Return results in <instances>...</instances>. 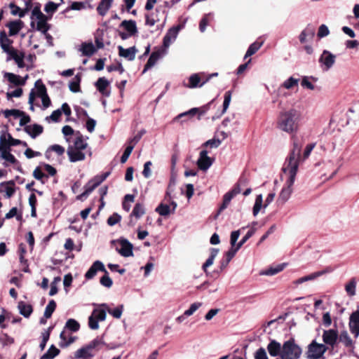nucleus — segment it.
I'll return each mask as SVG.
<instances>
[{
  "mask_svg": "<svg viewBox=\"0 0 359 359\" xmlns=\"http://www.w3.org/2000/svg\"><path fill=\"white\" fill-rule=\"evenodd\" d=\"M65 328L75 332L79 330L80 324L76 320L70 318L66 322Z\"/></svg>",
  "mask_w": 359,
  "mask_h": 359,
  "instance_id": "3c124183",
  "label": "nucleus"
},
{
  "mask_svg": "<svg viewBox=\"0 0 359 359\" xmlns=\"http://www.w3.org/2000/svg\"><path fill=\"white\" fill-rule=\"evenodd\" d=\"M160 50L154 51L149 56L146 65H144L142 74H144L148 69H151L161 57Z\"/></svg>",
  "mask_w": 359,
  "mask_h": 359,
  "instance_id": "cd10ccee",
  "label": "nucleus"
},
{
  "mask_svg": "<svg viewBox=\"0 0 359 359\" xmlns=\"http://www.w3.org/2000/svg\"><path fill=\"white\" fill-rule=\"evenodd\" d=\"M356 281L355 278L351 279V280L346 285L345 290L347 294L352 297L355 294Z\"/></svg>",
  "mask_w": 359,
  "mask_h": 359,
  "instance_id": "8fccbe9b",
  "label": "nucleus"
},
{
  "mask_svg": "<svg viewBox=\"0 0 359 359\" xmlns=\"http://www.w3.org/2000/svg\"><path fill=\"white\" fill-rule=\"evenodd\" d=\"M201 305L202 303L201 302H195L191 304L189 309L184 311V315L187 316H191Z\"/></svg>",
  "mask_w": 359,
  "mask_h": 359,
  "instance_id": "338daca9",
  "label": "nucleus"
},
{
  "mask_svg": "<svg viewBox=\"0 0 359 359\" xmlns=\"http://www.w3.org/2000/svg\"><path fill=\"white\" fill-rule=\"evenodd\" d=\"M262 196L261 194L257 195L255 198V203L253 207L252 213L254 216H256L260 211L262 206Z\"/></svg>",
  "mask_w": 359,
  "mask_h": 359,
  "instance_id": "5fc2aeb1",
  "label": "nucleus"
},
{
  "mask_svg": "<svg viewBox=\"0 0 359 359\" xmlns=\"http://www.w3.org/2000/svg\"><path fill=\"white\" fill-rule=\"evenodd\" d=\"M285 264H279L275 267H270L262 273L264 275L273 276L282 271L285 268Z\"/></svg>",
  "mask_w": 359,
  "mask_h": 359,
  "instance_id": "09e8293b",
  "label": "nucleus"
},
{
  "mask_svg": "<svg viewBox=\"0 0 359 359\" xmlns=\"http://www.w3.org/2000/svg\"><path fill=\"white\" fill-rule=\"evenodd\" d=\"M13 42V40L8 38L4 30L0 32V46L4 52L8 51V49L13 47L11 46Z\"/></svg>",
  "mask_w": 359,
  "mask_h": 359,
  "instance_id": "2f4dec72",
  "label": "nucleus"
},
{
  "mask_svg": "<svg viewBox=\"0 0 359 359\" xmlns=\"http://www.w3.org/2000/svg\"><path fill=\"white\" fill-rule=\"evenodd\" d=\"M96 48L92 43H83L81 51L83 55L90 57L96 52Z\"/></svg>",
  "mask_w": 359,
  "mask_h": 359,
  "instance_id": "e433bc0d",
  "label": "nucleus"
},
{
  "mask_svg": "<svg viewBox=\"0 0 359 359\" xmlns=\"http://www.w3.org/2000/svg\"><path fill=\"white\" fill-rule=\"evenodd\" d=\"M298 81V79L291 76L283 83V87H284L286 89H290L294 86H297Z\"/></svg>",
  "mask_w": 359,
  "mask_h": 359,
  "instance_id": "69168bd1",
  "label": "nucleus"
},
{
  "mask_svg": "<svg viewBox=\"0 0 359 359\" xmlns=\"http://www.w3.org/2000/svg\"><path fill=\"white\" fill-rule=\"evenodd\" d=\"M105 271V267L104 264L99 260H97L93 263L90 269L85 274V278L86 280L93 279L97 274V271L102 272Z\"/></svg>",
  "mask_w": 359,
  "mask_h": 359,
  "instance_id": "ddd939ff",
  "label": "nucleus"
},
{
  "mask_svg": "<svg viewBox=\"0 0 359 359\" xmlns=\"http://www.w3.org/2000/svg\"><path fill=\"white\" fill-rule=\"evenodd\" d=\"M156 212L161 216L166 217L172 212V210L169 205L161 203L156 208Z\"/></svg>",
  "mask_w": 359,
  "mask_h": 359,
  "instance_id": "79ce46f5",
  "label": "nucleus"
},
{
  "mask_svg": "<svg viewBox=\"0 0 359 359\" xmlns=\"http://www.w3.org/2000/svg\"><path fill=\"white\" fill-rule=\"evenodd\" d=\"M25 131L30 135L32 138H36L37 136L41 135L43 131L42 126L34 123L32 128L30 126L25 127Z\"/></svg>",
  "mask_w": 359,
  "mask_h": 359,
  "instance_id": "c756f323",
  "label": "nucleus"
},
{
  "mask_svg": "<svg viewBox=\"0 0 359 359\" xmlns=\"http://www.w3.org/2000/svg\"><path fill=\"white\" fill-rule=\"evenodd\" d=\"M106 318V311L104 310H94L88 318V326L92 330L99 328V320L103 321Z\"/></svg>",
  "mask_w": 359,
  "mask_h": 359,
  "instance_id": "0eeeda50",
  "label": "nucleus"
},
{
  "mask_svg": "<svg viewBox=\"0 0 359 359\" xmlns=\"http://www.w3.org/2000/svg\"><path fill=\"white\" fill-rule=\"evenodd\" d=\"M60 5V4H55L53 1H48L45 5L44 11L47 13H50L51 14L50 16L52 17V14L54 13L57 10Z\"/></svg>",
  "mask_w": 359,
  "mask_h": 359,
  "instance_id": "4d7b16f0",
  "label": "nucleus"
},
{
  "mask_svg": "<svg viewBox=\"0 0 359 359\" xmlns=\"http://www.w3.org/2000/svg\"><path fill=\"white\" fill-rule=\"evenodd\" d=\"M301 112L295 109L280 111L276 122L277 128L289 134L296 133L300 126Z\"/></svg>",
  "mask_w": 359,
  "mask_h": 359,
  "instance_id": "f257e3e1",
  "label": "nucleus"
},
{
  "mask_svg": "<svg viewBox=\"0 0 359 359\" xmlns=\"http://www.w3.org/2000/svg\"><path fill=\"white\" fill-rule=\"evenodd\" d=\"M145 211L142 204L136 203L131 214L130 217H135L137 219L140 218L143 215H144Z\"/></svg>",
  "mask_w": 359,
  "mask_h": 359,
  "instance_id": "c03bdc74",
  "label": "nucleus"
},
{
  "mask_svg": "<svg viewBox=\"0 0 359 359\" xmlns=\"http://www.w3.org/2000/svg\"><path fill=\"white\" fill-rule=\"evenodd\" d=\"M4 114L6 118H8L11 116H13L15 118H18L21 115L24 114V111L15 109H6L4 111Z\"/></svg>",
  "mask_w": 359,
  "mask_h": 359,
  "instance_id": "13d9d810",
  "label": "nucleus"
},
{
  "mask_svg": "<svg viewBox=\"0 0 359 359\" xmlns=\"http://www.w3.org/2000/svg\"><path fill=\"white\" fill-rule=\"evenodd\" d=\"M332 271V268L331 267H327L325 269L323 270V271H316V272H314V273H312L308 276H305L304 277H302L300 278H298L297 280H296L294 281V283L297 284V285H299V284H302L306 281H308V280H314L315 278L323 275V274H325L327 273H330Z\"/></svg>",
  "mask_w": 359,
  "mask_h": 359,
  "instance_id": "6ab92c4d",
  "label": "nucleus"
},
{
  "mask_svg": "<svg viewBox=\"0 0 359 359\" xmlns=\"http://www.w3.org/2000/svg\"><path fill=\"white\" fill-rule=\"evenodd\" d=\"M351 332L357 337L359 335V310L353 312L349 319Z\"/></svg>",
  "mask_w": 359,
  "mask_h": 359,
  "instance_id": "2eb2a0df",
  "label": "nucleus"
},
{
  "mask_svg": "<svg viewBox=\"0 0 359 359\" xmlns=\"http://www.w3.org/2000/svg\"><path fill=\"white\" fill-rule=\"evenodd\" d=\"M210 79V77L205 79L203 81L201 82V78L200 77L198 74H191L189 78V83L186 85V87L189 88H195L198 87L203 86L205 83H207Z\"/></svg>",
  "mask_w": 359,
  "mask_h": 359,
  "instance_id": "aec40b11",
  "label": "nucleus"
},
{
  "mask_svg": "<svg viewBox=\"0 0 359 359\" xmlns=\"http://www.w3.org/2000/svg\"><path fill=\"white\" fill-rule=\"evenodd\" d=\"M233 198V196L229 191L224 194L223 197V202L218 209L217 216L227 208Z\"/></svg>",
  "mask_w": 359,
  "mask_h": 359,
  "instance_id": "37998d69",
  "label": "nucleus"
},
{
  "mask_svg": "<svg viewBox=\"0 0 359 359\" xmlns=\"http://www.w3.org/2000/svg\"><path fill=\"white\" fill-rule=\"evenodd\" d=\"M56 306V302L53 299L50 300L48 305L46 307L44 311V317L46 318H50L52 316L53 312L55 311Z\"/></svg>",
  "mask_w": 359,
  "mask_h": 359,
  "instance_id": "49530a36",
  "label": "nucleus"
},
{
  "mask_svg": "<svg viewBox=\"0 0 359 359\" xmlns=\"http://www.w3.org/2000/svg\"><path fill=\"white\" fill-rule=\"evenodd\" d=\"M110 175V172H106L101 175H96L88 181L85 185V191L90 194L96 187L104 182Z\"/></svg>",
  "mask_w": 359,
  "mask_h": 359,
  "instance_id": "6e6552de",
  "label": "nucleus"
},
{
  "mask_svg": "<svg viewBox=\"0 0 359 359\" xmlns=\"http://www.w3.org/2000/svg\"><path fill=\"white\" fill-rule=\"evenodd\" d=\"M338 337L339 334L337 330L332 329L324 330L323 334V340L325 344L334 347L337 341Z\"/></svg>",
  "mask_w": 359,
  "mask_h": 359,
  "instance_id": "4468645a",
  "label": "nucleus"
},
{
  "mask_svg": "<svg viewBox=\"0 0 359 359\" xmlns=\"http://www.w3.org/2000/svg\"><path fill=\"white\" fill-rule=\"evenodd\" d=\"M113 0H101L97 7V11L101 16H104L110 8Z\"/></svg>",
  "mask_w": 359,
  "mask_h": 359,
  "instance_id": "72a5a7b5",
  "label": "nucleus"
},
{
  "mask_svg": "<svg viewBox=\"0 0 359 359\" xmlns=\"http://www.w3.org/2000/svg\"><path fill=\"white\" fill-rule=\"evenodd\" d=\"M133 145H128L126 149L124 150L123 154H122L121 157V163H124L127 161L130 155L131 154L133 150Z\"/></svg>",
  "mask_w": 359,
  "mask_h": 359,
  "instance_id": "e2e57ef3",
  "label": "nucleus"
},
{
  "mask_svg": "<svg viewBox=\"0 0 359 359\" xmlns=\"http://www.w3.org/2000/svg\"><path fill=\"white\" fill-rule=\"evenodd\" d=\"M36 203L37 200L34 194H32L29 197V204L31 206V215L32 217H36Z\"/></svg>",
  "mask_w": 359,
  "mask_h": 359,
  "instance_id": "603ef678",
  "label": "nucleus"
},
{
  "mask_svg": "<svg viewBox=\"0 0 359 359\" xmlns=\"http://www.w3.org/2000/svg\"><path fill=\"white\" fill-rule=\"evenodd\" d=\"M262 45H263V41H256L254 43H252V44H250V46H249V48L244 56V59L245 60L248 57H250L251 55L256 53L259 50V49L262 46Z\"/></svg>",
  "mask_w": 359,
  "mask_h": 359,
  "instance_id": "c9c22d12",
  "label": "nucleus"
},
{
  "mask_svg": "<svg viewBox=\"0 0 359 359\" xmlns=\"http://www.w3.org/2000/svg\"><path fill=\"white\" fill-rule=\"evenodd\" d=\"M97 90L104 96L109 97L110 92L107 90L109 86V82L104 78L100 77L97 79L95 84Z\"/></svg>",
  "mask_w": 359,
  "mask_h": 359,
  "instance_id": "b1692460",
  "label": "nucleus"
},
{
  "mask_svg": "<svg viewBox=\"0 0 359 359\" xmlns=\"http://www.w3.org/2000/svg\"><path fill=\"white\" fill-rule=\"evenodd\" d=\"M211 18V14H205L199 22V29L201 32H205L209 21Z\"/></svg>",
  "mask_w": 359,
  "mask_h": 359,
  "instance_id": "6e6d98bb",
  "label": "nucleus"
},
{
  "mask_svg": "<svg viewBox=\"0 0 359 359\" xmlns=\"http://www.w3.org/2000/svg\"><path fill=\"white\" fill-rule=\"evenodd\" d=\"M121 248L117 250L118 253L125 257L133 256V245L127 239L121 238L118 240Z\"/></svg>",
  "mask_w": 359,
  "mask_h": 359,
  "instance_id": "f8f14e48",
  "label": "nucleus"
},
{
  "mask_svg": "<svg viewBox=\"0 0 359 359\" xmlns=\"http://www.w3.org/2000/svg\"><path fill=\"white\" fill-rule=\"evenodd\" d=\"M218 252H219V250L217 248H211L210 249V255L202 266L203 270L205 273L207 272V268L213 264L214 259L216 257V256L217 255Z\"/></svg>",
  "mask_w": 359,
  "mask_h": 359,
  "instance_id": "58836bf2",
  "label": "nucleus"
},
{
  "mask_svg": "<svg viewBox=\"0 0 359 359\" xmlns=\"http://www.w3.org/2000/svg\"><path fill=\"white\" fill-rule=\"evenodd\" d=\"M302 348L291 338L285 341L282 346L280 359H299L302 355Z\"/></svg>",
  "mask_w": 359,
  "mask_h": 359,
  "instance_id": "20e7f679",
  "label": "nucleus"
},
{
  "mask_svg": "<svg viewBox=\"0 0 359 359\" xmlns=\"http://www.w3.org/2000/svg\"><path fill=\"white\" fill-rule=\"evenodd\" d=\"M67 153L69 161L72 163L83 161L86 158L85 153L81 151L73 149L72 147H68Z\"/></svg>",
  "mask_w": 359,
  "mask_h": 359,
  "instance_id": "5701e85b",
  "label": "nucleus"
},
{
  "mask_svg": "<svg viewBox=\"0 0 359 359\" xmlns=\"http://www.w3.org/2000/svg\"><path fill=\"white\" fill-rule=\"evenodd\" d=\"M86 8V5L84 2L81 1H74L72 2L69 6H68L63 13L69 12L71 10L80 11Z\"/></svg>",
  "mask_w": 359,
  "mask_h": 359,
  "instance_id": "864d4df0",
  "label": "nucleus"
},
{
  "mask_svg": "<svg viewBox=\"0 0 359 359\" xmlns=\"http://www.w3.org/2000/svg\"><path fill=\"white\" fill-rule=\"evenodd\" d=\"M123 305L118 306L114 309H107L108 313L115 318H120L123 312Z\"/></svg>",
  "mask_w": 359,
  "mask_h": 359,
  "instance_id": "680f3d73",
  "label": "nucleus"
},
{
  "mask_svg": "<svg viewBox=\"0 0 359 359\" xmlns=\"http://www.w3.org/2000/svg\"><path fill=\"white\" fill-rule=\"evenodd\" d=\"M55 152L57 156H60L65 154V148L59 144H53L50 146L45 152V156L48 160L51 158V152Z\"/></svg>",
  "mask_w": 359,
  "mask_h": 359,
  "instance_id": "473e14b6",
  "label": "nucleus"
},
{
  "mask_svg": "<svg viewBox=\"0 0 359 359\" xmlns=\"http://www.w3.org/2000/svg\"><path fill=\"white\" fill-rule=\"evenodd\" d=\"M18 308L19 312L25 318H29L33 312V307L31 304H27L23 301L18 302Z\"/></svg>",
  "mask_w": 359,
  "mask_h": 359,
  "instance_id": "7c9ffc66",
  "label": "nucleus"
},
{
  "mask_svg": "<svg viewBox=\"0 0 359 359\" xmlns=\"http://www.w3.org/2000/svg\"><path fill=\"white\" fill-rule=\"evenodd\" d=\"M213 161L214 160L208 156V151L203 149L200 152L197 165L200 170L205 171L212 165Z\"/></svg>",
  "mask_w": 359,
  "mask_h": 359,
  "instance_id": "9b49d317",
  "label": "nucleus"
},
{
  "mask_svg": "<svg viewBox=\"0 0 359 359\" xmlns=\"http://www.w3.org/2000/svg\"><path fill=\"white\" fill-rule=\"evenodd\" d=\"M121 220V216L116 212L113 213L108 219H107V224L109 226H114Z\"/></svg>",
  "mask_w": 359,
  "mask_h": 359,
  "instance_id": "052dcab7",
  "label": "nucleus"
},
{
  "mask_svg": "<svg viewBox=\"0 0 359 359\" xmlns=\"http://www.w3.org/2000/svg\"><path fill=\"white\" fill-rule=\"evenodd\" d=\"M0 156L1 158L8 161L12 164L18 163L15 157L11 154L10 147L6 144V135L2 134L0 136Z\"/></svg>",
  "mask_w": 359,
  "mask_h": 359,
  "instance_id": "423d86ee",
  "label": "nucleus"
},
{
  "mask_svg": "<svg viewBox=\"0 0 359 359\" xmlns=\"http://www.w3.org/2000/svg\"><path fill=\"white\" fill-rule=\"evenodd\" d=\"M23 22L20 20L11 21L7 23L6 27L9 29L8 35L10 36L17 35L23 27Z\"/></svg>",
  "mask_w": 359,
  "mask_h": 359,
  "instance_id": "a878e982",
  "label": "nucleus"
},
{
  "mask_svg": "<svg viewBox=\"0 0 359 359\" xmlns=\"http://www.w3.org/2000/svg\"><path fill=\"white\" fill-rule=\"evenodd\" d=\"M51 18V16L48 17L46 15H41V16L36 17L37 20L36 29L37 31L41 32V33H45L48 32L51 25L48 23V21Z\"/></svg>",
  "mask_w": 359,
  "mask_h": 359,
  "instance_id": "a211bd4d",
  "label": "nucleus"
},
{
  "mask_svg": "<svg viewBox=\"0 0 359 359\" xmlns=\"http://www.w3.org/2000/svg\"><path fill=\"white\" fill-rule=\"evenodd\" d=\"M15 184L13 180L0 183V193L5 192V198H10L15 193Z\"/></svg>",
  "mask_w": 359,
  "mask_h": 359,
  "instance_id": "dca6fc26",
  "label": "nucleus"
},
{
  "mask_svg": "<svg viewBox=\"0 0 359 359\" xmlns=\"http://www.w3.org/2000/svg\"><path fill=\"white\" fill-rule=\"evenodd\" d=\"M267 350L271 356H280L282 354V346L276 340H271L267 345Z\"/></svg>",
  "mask_w": 359,
  "mask_h": 359,
  "instance_id": "393cba45",
  "label": "nucleus"
},
{
  "mask_svg": "<svg viewBox=\"0 0 359 359\" xmlns=\"http://www.w3.org/2000/svg\"><path fill=\"white\" fill-rule=\"evenodd\" d=\"M102 272L104 273V275L100 278V284L106 287H111L112 286L113 282L109 277V272L106 269L105 271H103Z\"/></svg>",
  "mask_w": 359,
  "mask_h": 359,
  "instance_id": "de8ad7c7",
  "label": "nucleus"
},
{
  "mask_svg": "<svg viewBox=\"0 0 359 359\" xmlns=\"http://www.w3.org/2000/svg\"><path fill=\"white\" fill-rule=\"evenodd\" d=\"M121 27H123L129 34L130 36H134L137 33V29L136 22L135 20H123L120 25Z\"/></svg>",
  "mask_w": 359,
  "mask_h": 359,
  "instance_id": "c85d7f7f",
  "label": "nucleus"
},
{
  "mask_svg": "<svg viewBox=\"0 0 359 359\" xmlns=\"http://www.w3.org/2000/svg\"><path fill=\"white\" fill-rule=\"evenodd\" d=\"M81 77L79 74L75 76L72 81L69 82V90L73 93H78L81 91L80 83Z\"/></svg>",
  "mask_w": 359,
  "mask_h": 359,
  "instance_id": "4c0bfd02",
  "label": "nucleus"
},
{
  "mask_svg": "<svg viewBox=\"0 0 359 359\" xmlns=\"http://www.w3.org/2000/svg\"><path fill=\"white\" fill-rule=\"evenodd\" d=\"M212 101L209 102V103H208L205 105H203V106L201 107L192 108V109H191L190 110H189V111H187L186 112H184V113H182V114H179L175 118V119L181 118L182 117H186V116H194L196 114H198V118L200 119V116L203 115V114H205L209 110L210 104H212Z\"/></svg>",
  "mask_w": 359,
  "mask_h": 359,
  "instance_id": "9d476101",
  "label": "nucleus"
},
{
  "mask_svg": "<svg viewBox=\"0 0 359 359\" xmlns=\"http://www.w3.org/2000/svg\"><path fill=\"white\" fill-rule=\"evenodd\" d=\"M221 144V141L219 139H211L202 144L203 147L217 148Z\"/></svg>",
  "mask_w": 359,
  "mask_h": 359,
  "instance_id": "0e129e2a",
  "label": "nucleus"
},
{
  "mask_svg": "<svg viewBox=\"0 0 359 359\" xmlns=\"http://www.w3.org/2000/svg\"><path fill=\"white\" fill-rule=\"evenodd\" d=\"M289 178L286 182V187H284L278 198V201L281 203H285L290 197V195L292 192V187L294 182L295 177L293 178L292 181H291V175H289Z\"/></svg>",
  "mask_w": 359,
  "mask_h": 359,
  "instance_id": "1a4fd4ad",
  "label": "nucleus"
},
{
  "mask_svg": "<svg viewBox=\"0 0 359 359\" xmlns=\"http://www.w3.org/2000/svg\"><path fill=\"white\" fill-rule=\"evenodd\" d=\"M223 102V109L222 114H224L228 109L231 100V91L228 90L224 93Z\"/></svg>",
  "mask_w": 359,
  "mask_h": 359,
  "instance_id": "bf43d9fd",
  "label": "nucleus"
},
{
  "mask_svg": "<svg viewBox=\"0 0 359 359\" xmlns=\"http://www.w3.org/2000/svg\"><path fill=\"white\" fill-rule=\"evenodd\" d=\"M27 77L28 76L27 75L24 79H22L20 76L10 72H6L4 74V78L6 79L11 83H13L16 86H24Z\"/></svg>",
  "mask_w": 359,
  "mask_h": 359,
  "instance_id": "4be33fe9",
  "label": "nucleus"
},
{
  "mask_svg": "<svg viewBox=\"0 0 359 359\" xmlns=\"http://www.w3.org/2000/svg\"><path fill=\"white\" fill-rule=\"evenodd\" d=\"M60 353V351L56 348L55 345H51L47 352L44 353L40 359H53L58 355Z\"/></svg>",
  "mask_w": 359,
  "mask_h": 359,
  "instance_id": "ea45409f",
  "label": "nucleus"
},
{
  "mask_svg": "<svg viewBox=\"0 0 359 359\" xmlns=\"http://www.w3.org/2000/svg\"><path fill=\"white\" fill-rule=\"evenodd\" d=\"M77 135V137L74 141V144L69 145V147H72L73 149L83 151L87 149L88 144L84 141L83 135L79 132H78Z\"/></svg>",
  "mask_w": 359,
  "mask_h": 359,
  "instance_id": "bb28decb",
  "label": "nucleus"
},
{
  "mask_svg": "<svg viewBox=\"0 0 359 359\" xmlns=\"http://www.w3.org/2000/svg\"><path fill=\"white\" fill-rule=\"evenodd\" d=\"M292 148L290 152L289 156L286 159L287 165L283 168L284 172H288L291 175V181L296 177L299 163L301 158L302 144L299 143L296 135L292 136Z\"/></svg>",
  "mask_w": 359,
  "mask_h": 359,
  "instance_id": "f03ea898",
  "label": "nucleus"
},
{
  "mask_svg": "<svg viewBox=\"0 0 359 359\" xmlns=\"http://www.w3.org/2000/svg\"><path fill=\"white\" fill-rule=\"evenodd\" d=\"M118 55L121 57H125L130 61L135 60L136 53L137 52L135 46H132L128 48H123L121 46L118 47Z\"/></svg>",
  "mask_w": 359,
  "mask_h": 359,
  "instance_id": "412c9836",
  "label": "nucleus"
},
{
  "mask_svg": "<svg viewBox=\"0 0 359 359\" xmlns=\"http://www.w3.org/2000/svg\"><path fill=\"white\" fill-rule=\"evenodd\" d=\"M35 87L36 88V93H35L36 96L42 97L45 95H48L46 87L43 83V82L41 79H39L35 82Z\"/></svg>",
  "mask_w": 359,
  "mask_h": 359,
  "instance_id": "a19ab883",
  "label": "nucleus"
},
{
  "mask_svg": "<svg viewBox=\"0 0 359 359\" xmlns=\"http://www.w3.org/2000/svg\"><path fill=\"white\" fill-rule=\"evenodd\" d=\"M339 341L343 343L346 347L353 346V341L349 337L347 331H343L338 337Z\"/></svg>",
  "mask_w": 359,
  "mask_h": 359,
  "instance_id": "a18cd8bd",
  "label": "nucleus"
},
{
  "mask_svg": "<svg viewBox=\"0 0 359 359\" xmlns=\"http://www.w3.org/2000/svg\"><path fill=\"white\" fill-rule=\"evenodd\" d=\"M255 359H269L264 348L261 347L257 350L255 353Z\"/></svg>",
  "mask_w": 359,
  "mask_h": 359,
  "instance_id": "774afa93",
  "label": "nucleus"
},
{
  "mask_svg": "<svg viewBox=\"0 0 359 359\" xmlns=\"http://www.w3.org/2000/svg\"><path fill=\"white\" fill-rule=\"evenodd\" d=\"M335 55L325 50L321 55L319 62L325 65V70L330 69L335 62Z\"/></svg>",
  "mask_w": 359,
  "mask_h": 359,
  "instance_id": "f3484780",
  "label": "nucleus"
},
{
  "mask_svg": "<svg viewBox=\"0 0 359 359\" xmlns=\"http://www.w3.org/2000/svg\"><path fill=\"white\" fill-rule=\"evenodd\" d=\"M104 345H105V343L103 341L102 338L96 337L93 341H91L88 344L78 349L74 353V357L76 359H86L92 358L93 357L94 354L91 353V351L93 349L99 351L102 348V347Z\"/></svg>",
  "mask_w": 359,
  "mask_h": 359,
  "instance_id": "7ed1b4c3",
  "label": "nucleus"
},
{
  "mask_svg": "<svg viewBox=\"0 0 359 359\" xmlns=\"http://www.w3.org/2000/svg\"><path fill=\"white\" fill-rule=\"evenodd\" d=\"M327 347L323 344H318L315 340L308 346L306 357L308 359H320L327 351Z\"/></svg>",
  "mask_w": 359,
  "mask_h": 359,
  "instance_id": "39448f33",
  "label": "nucleus"
},
{
  "mask_svg": "<svg viewBox=\"0 0 359 359\" xmlns=\"http://www.w3.org/2000/svg\"><path fill=\"white\" fill-rule=\"evenodd\" d=\"M248 184V180L243 177H241L238 182L234 185L233 188L229 192L234 197L241 191V187L245 186Z\"/></svg>",
  "mask_w": 359,
  "mask_h": 359,
  "instance_id": "f704fd0d",
  "label": "nucleus"
}]
</instances>
